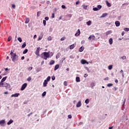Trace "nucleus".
Wrapping results in <instances>:
<instances>
[{
	"label": "nucleus",
	"mask_w": 129,
	"mask_h": 129,
	"mask_svg": "<svg viewBox=\"0 0 129 129\" xmlns=\"http://www.w3.org/2000/svg\"><path fill=\"white\" fill-rule=\"evenodd\" d=\"M10 55H11V59L13 62H16L19 60V56L17 55L16 53H14L13 50H11Z\"/></svg>",
	"instance_id": "obj_1"
},
{
	"label": "nucleus",
	"mask_w": 129,
	"mask_h": 129,
	"mask_svg": "<svg viewBox=\"0 0 129 129\" xmlns=\"http://www.w3.org/2000/svg\"><path fill=\"white\" fill-rule=\"evenodd\" d=\"M41 58L44 59V60H47L48 58H50V53L47 52H44L41 54Z\"/></svg>",
	"instance_id": "obj_2"
},
{
	"label": "nucleus",
	"mask_w": 129,
	"mask_h": 129,
	"mask_svg": "<svg viewBox=\"0 0 129 129\" xmlns=\"http://www.w3.org/2000/svg\"><path fill=\"white\" fill-rule=\"evenodd\" d=\"M27 86H28V84L27 83L23 84L21 88V91L25 90V89H26V87H27Z\"/></svg>",
	"instance_id": "obj_3"
},
{
	"label": "nucleus",
	"mask_w": 129,
	"mask_h": 129,
	"mask_svg": "<svg viewBox=\"0 0 129 129\" xmlns=\"http://www.w3.org/2000/svg\"><path fill=\"white\" fill-rule=\"evenodd\" d=\"M88 40H92V41H94V40H95V36L90 35L88 38Z\"/></svg>",
	"instance_id": "obj_4"
},
{
	"label": "nucleus",
	"mask_w": 129,
	"mask_h": 129,
	"mask_svg": "<svg viewBox=\"0 0 129 129\" xmlns=\"http://www.w3.org/2000/svg\"><path fill=\"white\" fill-rule=\"evenodd\" d=\"M81 63L82 64H89V63L87 61H86V60H85V59H82L81 60Z\"/></svg>",
	"instance_id": "obj_5"
},
{
	"label": "nucleus",
	"mask_w": 129,
	"mask_h": 129,
	"mask_svg": "<svg viewBox=\"0 0 129 129\" xmlns=\"http://www.w3.org/2000/svg\"><path fill=\"white\" fill-rule=\"evenodd\" d=\"M40 47H37V49L35 52V54L36 55H37V56H40Z\"/></svg>",
	"instance_id": "obj_6"
},
{
	"label": "nucleus",
	"mask_w": 129,
	"mask_h": 129,
	"mask_svg": "<svg viewBox=\"0 0 129 129\" xmlns=\"http://www.w3.org/2000/svg\"><path fill=\"white\" fill-rule=\"evenodd\" d=\"M5 86L6 89H9L11 88V85H10L9 84H8V83L5 84Z\"/></svg>",
	"instance_id": "obj_7"
},
{
	"label": "nucleus",
	"mask_w": 129,
	"mask_h": 129,
	"mask_svg": "<svg viewBox=\"0 0 129 129\" xmlns=\"http://www.w3.org/2000/svg\"><path fill=\"white\" fill-rule=\"evenodd\" d=\"M19 95H20V93H15L14 94H12L11 95V97H18Z\"/></svg>",
	"instance_id": "obj_8"
},
{
	"label": "nucleus",
	"mask_w": 129,
	"mask_h": 129,
	"mask_svg": "<svg viewBox=\"0 0 129 129\" xmlns=\"http://www.w3.org/2000/svg\"><path fill=\"white\" fill-rule=\"evenodd\" d=\"M115 25L116 27H119V26H120V22H119V21H117L115 22Z\"/></svg>",
	"instance_id": "obj_9"
},
{
	"label": "nucleus",
	"mask_w": 129,
	"mask_h": 129,
	"mask_svg": "<svg viewBox=\"0 0 129 129\" xmlns=\"http://www.w3.org/2000/svg\"><path fill=\"white\" fill-rule=\"evenodd\" d=\"M81 34V32H80V29H78V32H77L75 34V36H76V37H78V36H79Z\"/></svg>",
	"instance_id": "obj_10"
},
{
	"label": "nucleus",
	"mask_w": 129,
	"mask_h": 129,
	"mask_svg": "<svg viewBox=\"0 0 129 129\" xmlns=\"http://www.w3.org/2000/svg\"><path fill=\"white\" fill-rule=\"evenodd\" d=\"M82 104H81V101H79L78 103L77 104V107H80L81 106Z\"/></svg>",
	"instance_id": "obj_11"
},
{
	"label": "nucleus",
	"mask_w": 129,
	"mask_h": 129,
	"mask_svg": "<svg viewBox=\"0 0 129 129\" xmlns=\"http://www.w3.org/2000/svg\"><path fill=\"white\" fill-rule=\"evenodd\" d=\"M74 48H75V45H74V44H73L70 46V50H72L74 49Z\"/></svg>",
	"instance_id": "obj_12"
},
{
	"label": "nucleus",
	"mask_w": 129,
	"mask_h": 129,
	"mask_svg": "<svg viewBox=\"0 0 129 129\" xmlns=\"http://www.w3.org/2000/svg\"><path fill=\"white\" fill-rule=\"evenodd\" d=\"M105 3H106V4L107 7H108L109 8H110V7H111V4L110 3H108V1H105Z\"/></svg>",
	"instance_id": "obj_13"
},
{
	"label": "nucleus",
	"mask_w": 129,
	"mask_h": 129,
	"mask_svg": "<svg viewBox=\"0 0 129 129\" xmlns=\"http://www.w3.org/2000/svg\"><path fill=\"white\" fill-rule=\"evenodd\" d=\"M47 84H48V82L47 81H46V80H45L44 82L43 83L44 87H46V86H47Z\"/></svg>",
	"instance_id": "obj_14"
},
{
	"label": "nucleus",
	"mask_w": 129,
	"mask_h": 129,
	"mask_svg": "<svg viewBox=\"0 0 129 129\" xmlns=\"http://www.w3.org/2000/svg\"><path fill=\"white\" fill-rule=\"evenodd\" d=\"M111 33H112V31H111V30H109V31L106 32L105 34L107 36H108V35L111 34Z\"/></svg>",
	"instance_id": "obj_15"
},
{
	"label": "nucleus",
	"mask_w": 129,
	"mask_h": 129,
	"mask_svg": "<svg viewBox=\"0 0 129 129\" xmlns=\"http://www.w3.org/2000/svg\"><path fill=\"white\" fill-rule=\"evenodd\" d=\"M76 82H80V78L79 77H77L76 78Z\"/></svg>",
	"instance_id": "obj_16"
},
{
	"label": "nucleus",
	"mask_w": 129,
	"mask_h": 129,
	"mask_svg": "<svg viewBox=\"0 0 129 129\" xmlns=\"http://www.w3.org/2000/svg\"><path fill=\"white\" fill-rule=\"evenodd\" d=\"M59 64H56L55 66L54 67V71H56V70H57L58 68H59Z\"/></svg>",
	"instance_id": "obj_17"
},
{
	"label": "nucleus",
	"mask_w": 129,
	"mask_h": 129,
	"mask_svg": "<svg viewBox=\"0 0 129 129\" xmlns=\"http://www.w3.org/2000/svg\"><path fill=\"white\" fill-rule=\"evenodd\" d=\"M84 50V47H81L79 49V52H83V50Z\"/></svg>",
	"instance_id": "obj_18"
},
{
	"label": "nucleus",
	"mask_w": 129,
	"mask_h": 129,
	"mask_svg": "<svg viewBox=\"0 0 129 129\" xmlns=\"http://www.w3.org/2000/svg\"><path fill=\"white\" fill-rule=\"evenodd\" d=\"M13 122H14V120H12V119L9 120L8 123L7 124H8V125H10V124H11V123H13Z\"/></svg>",
	"instance_id": "obj_19"
},
{
	"label": "nucleus",
	"mask_w": 129,
	"mask_h": 129,
	"mask_svg": "<svg viewBox=\"0 0 129 129\" xmlns=\"http://www.w3.org/2000/svg\"><path fill=\"white\" fill-rule=\"evenodd\" d=\"M53 64H55V61H54L53 60H50L49 62V65H53Z\"/></svg>",
	"instance_id": "obj_20"
},
{
	"label": "nucleus",
	"mask_w": 129,
	"mask_h": 129,
	"mask_svg": "<svg viewBox=\"0 0 129 129\" xmlns=\"http://www.w3.org/2000/svg\"><path fill=\"white\" fill-rule=\"evenodd\" d=\"M25 23V24H29V23H30V19L26 18Z\"/></svg>",
	"instance_id": "obj_21"
},
{
	"label": "nucleus",
	"mask_w": 129,
	"mask_h": 129,
	"mask_svg": "<svg viewBox=\"0 0 129 129\" xmlns=\"http://www.w3.org/2000/svg\"><path fill=\"white\" fill-rule=\"evenodd\" d=\"M5 122H6V121H5V120H2L0 121V124L1 125H2V124H4Z\"/></svg>",
	"instance_id": "obj_22"
},
{
	"label": "nucleus",
	"mask_w": 129,
	"mask_h": 129,
	"mask_svg": "<svg viewBox=\"0 0 129 129\" xmlns=\"http://www.w3.org/2000/svg\"><path fill=\"white\" fill-rule=\"evenodd\" d=\"M7 77H5L2 79V82H5L7 80Z\"/></svg>",
	"instance_id": "obj_23"
},
{
	"label": "nucleus",
	"mask_w": 129,
	"mask_h": 129,
	"mask_svg": "<svg viewBox=\"0 0 129 129\" xmlns=\"http://www.w3.org/2000/svg\"><path fill=\"white\" fill-rule=\"evenodd\" d=\"M112 42H113L112 38H110L109 39V42L110 45H111V44H112Z\"/></svg>",
	"instance_id": "obj_24"
},
{
	"label": "nucleus",
	"mask_w": 129,
	"mask_h": 129,
	"mask_svg": "<svg viewBox=\"0 0 129 129\" xmlns=\"http://www.w3.org/2000/svg\"><path fill=\"white\" fill-rule=\"evenodd\" d=\"M28 53V49H25L23 52V54H27Z\"/></svg>",
	"instance_id": "obj_25"
},
{
	"label": "nucleus",
	"mask_w": 129,
	"mask_h": 129,
	"mask_svg": "<svg viewBox=\"0 0 129 129\" xmlns=\"http://www.w3.org/2000/svg\"><path fill=\"white\" fill-rule=\"evenodd\" d=\"M27 46V43L26 42H24L23 44L22 45V48H25Z\"/></svg>",
	"instance_id": "obj_26"
},
{
	"label": "nucleus",
	"mask_w": 129,
	"mask_h": 129,
	"mask_svg": "<svg viewBox=\"0 0 129 129\" xmlns=\"http://www.w3.org/2000/svg\"><path fill=\"white\" fill-rule=\"evenodd\" d=\"M107 86L108 87H111V86H113V84H112V83H109V84H108L107 85Z\"/></svg>",
	"instance_id": "obj_27"
},
{
	"label": "nucleus",
	"mask_w": 129,
	"mask_h": 129,
	"mask_svg": "<svg viewBox=\"0 0 129 129\" xmlns=\"http://www.w3.org/2000/svg\"><path fill=\"white\" fill-rule=\"evenodd\" d=\"M87 26H90V25H91V21L90 20L88 21L87 22Z\"/></svg>",
	"instance_id": "obj_28"
},
{
	"label": "nucleus",
	"mask_w": 129,
	"mask_h": 129,
	"mask_svg": "<svg viewBox=\"0 0 129 129\" xmlns=\"http://www.w3.org/2000/svg\"><path fill=\"white\" fill-rule=\"evenodd\" d=\"M18 41H19L20 43H22L23 42V40H22V38L21 37H18Z\"/></svg>",
	"instance_id": "obj_29"
},
{
	"label": "nucleus",
	"mask_w": 129,
	"mask_h": 129,
	"mask_svg": "<svg viewBox=\"0 0 129 129\" xmlns=\"http://www.w3.org/2000/svg\"><path fill=\"white\" fill-rule=\"evenodd\" d=\"M97 7V8L98 9L99 11V10H101V8H102V6H101V5H98Z\"/></svg>",
	"instance_id": "obj_30"
},
{
	"label": "nucleus",
	"mask_w": 129,
	"mask_h": 129,
	"mask_svg": "<svg viewBox=\"0 0 129 129\" xmlns=\"http://www.w3.org/2000/svg\"><path fill=\"white\" fill-rule=\"evenodd\" d=\"M106 16H107V13H103L102 15V18H104V17H106Z\"/></svg>",
	"instance_id": "obj_31"
},
{
	"label": "nucleus",
	"mask_w": 129,
	"mask_h": 129,
	"mask_svg": "<svg viewBox=\"0 0 129 129\" xmlns=\"http://www.w3.org/2000/svg\"><path fill=\"white\" fill-rule=\"evenodd\" d=\"M85 103L86 104H88V103H89V99H87L85 100Z\"/></svg>",
	"instance_id": "obj_32"
},
{
	"label": "nucleus",
	"mask_w": 129,
	"mask_h": 129,
	"mask_svg": "<svg viewBox=\"0 0 129 129\" xmlns=\"http://www.w3.org/2000/svg\"><path fill=\"white\" fill-rule=\"evenodd\" d=\"M51 80V77L48 76L46 80H45L46 81L48 82L49 80Z\"/></svg>",
	"instance_id": "obj_33"
},
{
	"label": "nucleus",
	"mask_w": 129,
	"mask_h": 129,
	"mask_svg": "<svg viewBox=\"0 0 129 129\" xmlns=\"http://www.w3.org/2000/svg\"><path fill=\"white\" fill-rule=\"evenodd\" d=\"M91 87H94V86H95V84L94 82L92 83L91 84Z\"/></svg>",
	"instance_id": "obj_34"
},
{
	"label": "nucleus",
	"mask_w": 129,
	"mask_h": 129,
	"mask_svg": "<svg viewBox=\"0 0 129 129\" xmlns=\"http://www.w3.org/2000/svg\"><path fill=\"white\" fill-rule=\"evenodd\" d=\"M93 11H94L95 12H96V11H99V9H98V8H94L93 9Z\"/></svg>",
	"instance_id": "obj_35"
},
{
	"label": "nucleus",
	"mask_w": 129,
	"mask_h": 129,
	"mask_svg": "<svg viewBox=\"0 0 129 129\" xmlns=\"http://www.w3.org/2000/svg\"><path fill=\"white\" fill-rule=\"evenodd\" d=\"M108 69H109V70H111V69H112V65L109 66Z\"/></svg>",
	"instance_id": "obj_36"
},
{
	"label": "nucleus",
	"mask_w": 129,
	"mask_h": 129,
	"mask_svg": "<svg viewBox=\"0 0 129 129\" xmlns=\"http://www.w3.org/2000/svg\"><path fill=\"white\" fill-rule=\"evenodd\" d=\"M82 7H83V9H84V10L87 9V6L83 5Z\"/></svg>",
	"instance_id": "obj_37"
},
{
	"label": "nucleus",
	"mask_w": 129,
	"mask_h": 129,
	"mask_svg": "<svg viewBox=\"0 0 129 129\" xmlns=\"http://www.w3.org/2000/svg\"><path fill=\"white\" fill-rule=\"evenodd\" d=\"M125 101H126V99H124V101L123 102V104H122V106H124V104H125Z\"/></svg>",
	"instance_id": "obj_38"
},
{
	"label": "nucleus",
	"mask_w": 129,
	"mask_h": 129,
	"mask_svg": "<svg viewBox=\"0 0 129 129\" xmlns=\"http://www.w3.org/2000/svg\"><path fill=\"white\" fill-rule=\"evenodd\" d=\"M27 80V81H31V80H32V78L31 77H29Z\"/></svg>",
	"instance_id": "obj_39"
},
{
	"label": "nucleus",
	"mask_w": 129,
	"mask_h": 129,
	"mask_svg": "<svg viewBox=\"0 0 129 129\" xmlns=\"http://www.w3.org/2000/svg\"><path fill=\"white\" fill-rule=\"evenodd\" d=\"M46 92H44L42 94V96L43 97H44V96H46Z\"/></svg>",
	"instance_id": "obj_40"
},
{
	"label": "nucleus",
	"mask_w": 129,
	"mask_h": 129,
	"mask_svg": "<svg viewBox=\"0 0 129 129\" xmlns=\"http://www.w3.org/2000/svg\"><path fill=\"white\" fill-rule=\"evenodd\" d=\"M124 30L125 31V32H128L129 31V28H125L124 29Z\"/></svg>",
	"instance_id": "obj_41"
},
{
	"label": "nucleus",
	"mask_w": 129,
	"mask_h": 129,
	"mask_svg": "<svg viewBox=\"0 0 129 129\" xmlns=\"http://www.w3.org/2000/svg\"><path fill=\"white\" fill-rule=\"evenodd\" d=\"M66 39V37L65 36H63L62 38L60 39V41H64Z\"/></svg>",
	"instance_id": "obj_42"
},
{
	"label": "nucleus",
	"mask_w": 129,
	"mask_h": 129,
	"mask_svg": "<svg viewBox=\"0 0 129 129\" xmlns=\"http://www.w3.org/2000/svg\"><path fill=\"white\" fill-rule=\"evenodd\" d=\"M121 59H122V60H125V59H126V56H122L121 57Z\"/></svg>",
	"instance_id": "obj_43"
},
{
	"label": "nucleus",
	"mask_w": 129,
	"mask_h": 129,
	"mask_svg": "<svg viewBox=\"0 0 129 129\" xmlns=\"http://www.w3.org/2000/svg\"><path fill=\"white\" fill-rule=\"evenodd\" d=\"M11 40H12V37L11 36H9L8 37V42H10L11 41Z\"/></svg>",
	"instance_id": "obj_44"
},
{
	"label": "nucleus",
	"mask_w": 129,
	"mask_h": 129,
	"mask_svg": "<svg viewBox=\"0 0 129 129\" xmlns=\"http://www.w3.org/2000/svg\"><path fill=\"white\" fill-rule=\"evenodd\" d=\"M40 15H41V12H37V17H40Z\"/></svg>",
	"instance_id": "obj_45"
},
{
	"label": "nucleus",
	"mask_w": 129,
	"mask_h": 129,
	"mask_svg": "<svg viewBox=\"0 0 129 129\" xmlns=\"http://www.w3.org/2000/svg\"><path fill=\"white\" fill-rule=\"evenodd\" d=\"M63 85H64V86H67V82L64 81L63 82Z\"/></svg>",
	"instance_id": "obj_46"
},
{
	"label": "nucleus",
	"mask_w": 129,
	"mask_h": 129,
	"mask_svg": "<svg viewBox=\"0 0 129 129\" xmlns=\"http://www.w3.org/2000/svg\"><path fill=\"white\" fill-rule=\"evenodd\" d=\"M79 4H80V1H78L76 2V5H79Z\"/></svg>",
	"instance_id": "obj_47"
},
{
	"label": "nucleus",
	"mask_w": 129,
	"mask_h": 129,
	"mask_svg": "<svg viewBox=\"0 0 129 129\" xmlns=\"http://www.w3.org/2000/svg\"><path fill=\"white\" fill-rule=\"evenodd\" d=\"M86 70H87L88 72H90V71H89V69L88 68V67H86L85 68Z\"/></svg>",
	"instance_id": "obj_48"
},
{
	"label": "nucleus",
	"mask_w": 129,
	"mask_h": 129,
	"mask_svg": "<svg viewBox=\"0 0 129 129\" xmlns=\"http://www.w3.org/2000/svg\"><path fill=\"white\" fill-rule=\"evenodd\" d=\"M48 41H51V40H52V37H51V36L48 37Z\"/></svg>",
	"instance_id": "obj_49"
},
{
	"label": "nucleus",
	"mask_w": 129,
	"mask_h": 129,
	"mask_svg": "<svg viewBox=\"0 0 129 129\" xmlns=\"http://www.w3.org/2000/svg\"><path fill=\"white\" fill-rule=\"evenodd\" d=\"M51 18H52L53 19H54V18H55V14L54 13L52 14Z\"/></svg>",
	"instance_id": "obj_50"
},
{
	"label": "nucleus",
	"mask_w": 129,
	"mask_h": 129,
	"mask_svg": "<svg viewBox=\"0 0 129 129\" xmlns=\"http://www.w3.org/2000/svg\"><path fill=\"white\" fill-rule=\"evenodd\" d=\"M12 7L13 9H16V5L12 4Z\"/></svg>",
	"instance_id": "obj_51"
},
{
	"label": "nucleus",
	"mask_w": 129,
	"mask_h": 129,
	"mask_svg": "<svg viewBox=\"0 0 129 129\" xmlns=\"http://www.w3.org/2000/svg\"><path fill=\"white\" fill-rule=\"evenodd\" d=\"M43 22L44 26H46V20H43Z\"/></svg>",
	"instance_id": "obj_52"
},
{
	"label": "nucleus",
	"mask_w": 129,
	"mask_h": 129,
	"mask_svg": "<svg viewBox=\"0 0 129 129\" xmlns=\"http://www.w3.org/2000/svg\"><path fill=\"white\" fill-rule=\"evenodd\" d=\"M61 8L62 9H66V6H65L64 5H62Z\"/></svg>",
	"instance_id": "obj_53"
},
{
	"label": "nucleus",
	"mask_w": 129,
	"mask_h": 129,
	"mask_svg": "<svg viewBox=\"0 0 129 129\" xmlns=\"http://www.w3.org/2000/svg\"><path fill=\"white\" fill-rule=\"evenodd\" d=\"M109 78L108 77H106V78L104 79V80L105 81H108Z\"/></svg>",
	"instance_id": "obj_54"
},
{
	"label": "nucleus",
	"mask_w": 129,
	"mask_h": 129,
	"mask_svg": "<svg viewBox=\"0 0 129 129\" xmlns=\"http://www.w3.org/2000/svg\"><path fill=\"white\" fill-rule=\"evenodd\" d=\"M45 21H48L49 20V17H45Z\"/></svg>",
	"instance_id": "obj_55"
},
{
	"label": "nucleus",
	"mask_w": 129,
	"mask_h": 129,
	"mask_svg": "<svg viewBox=\"0 0 129 129\" xmlns=\"http://www.w3.org/2000/svg\"><path fill=\"white\" fill-rule=\"evenodd\" d=\"M68 118H72V116L71 115H68Z\"/></svg>",
	"instance_id": "obj_56"
},
{
	"label": "nucleus",
	"mask_w": 129,
	"mask_h": 129,
	"mask_svg": "<svg viewBox=\"0 0 129 129\" xmlns=\"http://www.w3.org/2000/svg\"><path fill=\"white\" fill-rule=\"evenodd\" d=\"M3 82H0V85H4V83H3Z\"/></svg>",
	"instance_id": "obj_57"
},
{
	"label": "nucleus",
	"mask_w": 129,
	"mask_h": 129,
	"mask_svg": "<svg viewBox=\"0 0 129 129\" xmlns=\"http://www.w3.org/2000/svg\"><path fill=\"white\" fill-rule=\"evenodd\" d=\"M87 76H88V75L87 74H85L84 75V77L86 78V77H87Z\"/></svg>",
	"instance_id": "obj_58"
},
{
	"label": "nucleus",
	"mask_w": 129,
	"mask_h": 129,
	"mask_svg": "<svg viewBox=\"0 0 129 129\" xmlns=\"http://www.w3.org/2000/svg\"><path fill=\"white\" fill-rule=\"evenodd\" d=\"M40 40H42V37H38V41H40Z\"/></svg>",
	"instance_id": "obj_59"
},
{
	"label": "nucleus",
	"mask_w": 129,
	"mask_h": 129,
	"mask_svg": "<svg viewBox=\"0 0 129 129\" xmlns=\"http://www.w3.org/2000/svg\"><path fill=\"white\" fill-rule=\"evenodd\" d=\"M68 17H69V18H71V17H72V14H69Z\"/></svg>",
	"instance_id": "obj_60"
},
{
	"label": "nucleus",
	"mask_w": 129,
	"mask_h": 129,
	"mask_svg": "<svg viewBox=\"0 0 129 129\" xmlns=\"http://www.w3.org/2000/svg\"><path fill=\"white\" fill-rule=\"evenodd\" d=\"M51 79L52 80H55V77H52Z\"/></svg>",
	"instance_id": "obj_61"
},
{
	"label": "nucleus",
	"mask_w": 129,
	"mask_h": 129,
	"mask_svg": "<svg viewBox=\"0 0 129 129\" xmlns=\"http://www.w3.org/2000/svg\"><path fill=\"white\" fill-rule=\"evenodd\" d=\"M32 69H33V67H30L29 68V70H32Z\"/></svg>",
	"instance_id": "obj_62"
},
{
	"label": "nucleus",
	"mask_w": 129,
	"mask_h": 129,
	"mask_svg": "<svg viewBox=\"0 0 129 129\" xmlns=\"http://www.w3.org/2000/svg\"><path fill=\"white\" fill-rule=\"evenodd\" d=\"M46 4H47V5H49V4H50V1H47V2H46Z\"/></svg>",
	"instance_id": "obj_63"
},
{
	"label": "nucleus",
	"mask_w": 129,
	"mask_h": 129,
	"mask_svg": "<svg viewBox=\"0 0 129 129\" xmlns=\"http://www.w3.org/2000/svg\"><path fill=\"white\" fill-rule=\"evenodd\" d=\"M25 59V56H22L21 57V60H24Z\"/></svg>",
	"instance_id": "obj_64"
}]
</instances>
